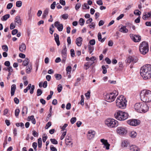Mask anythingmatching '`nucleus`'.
Here are the masks:
<instances>
[{
    "label": "nucleus",
    "instance_id": "50",
    "mask_svg": "<svg viewBox=\"0 0 151 151\" xmlns=\"http://www.w3.org/2000/svg\"><path fill=\"white\" fill-rule=\"evenodd\" d=\"M76 118L75 117H74L72 118L71 119L70 122L72 124H73L76 122Z\"/></svg>",
    "mask_w": 151,
    "mask_h": 151
},
{
    "label": "nucleus",
    "instance_id": "36",
    "mask_svg": "<svg viewBox=\"0 0 151 151\" xmlns=\"http://www.w3.org/2000/svg\"><path fill=\"white\" fill-rule=\"evenodd\" d=\"M132 56H129L127 59L126 60V62L127 63H130L132 62Z\"/></svg>",
    "mask_w": 151,
    "mask_h": 151
},
{
    "label": "nucleus",
    "instance_id": "63",
    "mask_svg": "<svg viewBox=\"0 0 151 151\" xmlns=\"http://www.w3.org/2000/svg\"><path fill=\"white\" fill-rule=\"evenodd\" d=\"M12 3H9L7 4L6 8L8 9H10L12 8Z\"/></svg>",
    "mask_w": 151,
    "mask_h": 151
},
{
    "label": "nucleus",
    "instance_id": "11",
    "mask_svg": "<svg viewBox=\"0 0 151 151\" xmlns=\"http://www.w3.org/2000/svg\"><path fill=\"white\" fill-rule=\"evenodd\" d=\"M131 39L135 42H139L141 39L140 36L138 35H134L130 34L129 35Z\"/></svg>",
    "mask_w": 151,
    "mask_h": 151
},
{
    "label": "nucleus",
    "instance_id": "57",
    "mask_svg": "<svg viewBox=\"0 0 151 151\" xmlns=\"http://www.w3.org/2000/svg\"><path fill=\"white\" fill-rule=\"evenodd\" d=\"M51 125V123L50 122H48L46 124L45 127L46 129H47Z\"/></svg>",
    "mask_w": 151,
    "mask_h": 151
},
{
    "label": "nucleus",
    "instance_id": "20",
    "mask_svg": "<svg viewBox=\"0 0 151 151\" xmlns=\"http://www.w3.org/2000/svg\"><path fill=\"white\" fill-rule=\"evenodd\" d=\"M14 23L16 25H20L21 24L22 22L19 16H17L15 17Z\"/></svg>",
    "mask_w": 151,
    "mask_h": 151
},
{
    "label": "nucleus",
    "instance_id": "3",
    "mask_svg": "<svg viewBox=\"0 0 151 151\" xmlns=\"http://www.w3.org/2000/svg\"><path fill=\"white\" fill-rule=\"evenodd\" d=\"M127 101L125 98L122 95L118 97L116 100V106L122 109L125 108L127 105Z\"/></svg>",
    "mask_w": 151,
    "mask_h": 151
},
{
    "label": "nucleus",
    "instance_id": "37",
    "mask_svg": "<svg viewBox=\"0 0 151 151\" xmlns=\"http://www.w3.org/2000/svg\"><path fill=\"white\" fill-rule=\"evenodd\" d=\"M66 70L67 73L70 74L72 68L70 66H68L67 67Z\"/></svg>",
    "mask_w": 151,
    "mask_h": 151
},
{
    "label": "nucleus",
    "instance_id": "49",
    "mask_svg": "<svg viewBox=\"0 0 151 151\" xmlns=\"http://www.w3.org/2000/svg\"><path fill=\"white\" fill-rule=\"evenodd\" d=\"M62 88H63V87L62 86V85L61 84L59 85H58V88H57V90H58V92L59 93L61 91L62 89Z\"/></svg>",
    "mask_w": 151,
    "mask_h": 151
},
{
    "label": "nucleus",
    "instance_id": "1",
    "mask_svg": "<svg viewBox=\"0 0 151 151\" xmlns=\"http://www.w3.org/2000/svg\"><path fill=\"white\" fill-rule=\"evenodd\" d=\"M140 73L141 76L144 80L151 78V65L150 64L144 65L142 67Z\"/></svg>",
    "mask_w": 151,
    "mask_h": 151
},
{
    "label": "nucleus",
    "instance_id": "8",
    "mask_svg": "<svg viewBox=\"0 0 151 151\" xmlns=\"http://www.w3.org/2000/svg\"><path fill=\"white\" fill-rule=\"evenodd\" d=\"M127 123L130 125L132 126H136L140 123V121L137 119H131L128 120L127 121Z\"/></svg>",
    "mask_w": 151,
    "mask_h": 151
},
{
    "label": "nucleus",
    "instance_id": "17",
    "mask_svg": "<svg viewBox=\"0 0 151 151\" xmlns=\"http://www.w3.org/2000/svg\"><path fill=\"white\" fill-rule=\"evenodd\" d=\"M150 17H151V12H146L143 14L142 18L144 20H146Z\"/></svg>",
    "mask_w": 151,
    "mask_h": 151
},
{
    "label": "nucleus",
    "instance_id": "16",
    "mask_svg": "<svg viewBox=\"0 0 151 151\" xmlns=\"http://www.w3.org/2000/svg\"><path fill=\"white\" fill-rule=\"evenodd\" d=\"M128 146H130V143L128 140H124L122 142L121 146L122 148H126Z\"/></svg>",
    "mask_w": 151,
    "mask_h": 151
},
{
    "label": "nucleus",
    "instance_id": "53",
    "mask_svg": "<svg viewBox=\"0 0 151 151\" xmlns=\"http://www.w3.org/2000/svg\"><path fill=\"white\" fill-rule=\"evenodd\" d=\"M32 147H33L35 150V151H36L37 150V143L36 142H33L32 143Z\"/></svg>",
    "mask_w": 151,
    "mask_h": 151
},
{
    "label": "nucleus",
    "instance_id": "26",
    "mask_svg": "<svg viewBox=\"0 0 151 151\" xmlns=\"http://www.w3.org/2000/svg\"><path fill=\"white\" fill-rule=\"evenodd\" d=\"M126 27V26H122L119 30V31L123 33H127L128 31Z\"/></svg>",
    "mask_w": 151,
    "mask_h": 151
},
{
    "label": "nucleus",
    "instance_id": "6",
    "mask_svg": "<svg viewBox=\"0 0 151 151\" xmlns=\"http://www.w3.org/2000/svg\"><path fill=\"white\" fill-rule=\"evenodd\" d=\"M118 95V93L116 91H114L113 92L105 94L104 98L107 101L111 102L115 100L116 97Z\"/></svg>",
    "mask_w": 151,
    "mask_h": 151
},
{
    "label": "nucleus",
    "instance_id": "31",
    "mask_svg": "<svg viewBox=\"0 0 151 151\" xmlns=\"http://www.w3.org/2000/svg\"><path fill=\"white\" fill-rule=\"evenodd\" d=\"M27 108L26 106L23 107L22 111V113L23 116H24L25 113L26 114H27Z\"/></svg>",
    "mask_w": 151,
    "mask_h": 151
},
{
    "label": "nucleus",
    "instance_id": "46",
    "mask_svg": "<svg viewBox=\"0 0 151 151\" xmlns=\"http://www.w3.org/2000/svg\"><path fill=\"white\" fill-rule=\"evenodd\" d=\"M102 68L103 69L102 73L105 74L107 73L106 68L104 65H102Z\"/></svg>",
    "mask_w": 151,
    "mask_h": 151
},
{
    "label": "nucleus",
    "instance_id": "34",
    "mask_svg": "<svg viewBox=\"0 0 151 151\" xmlns=\"http://www.w3.org/2000/svg\"><path fill=\"white\" fill-rule=\"evenodd\" d=\"M132 62L133 63H136L138 60V58L134 56H132Z\"/></svg>",
    "mask_w": 151,
    "mask_h": 151
},
{
    "label": "nucleus",
    "instance_id": "44",
    "mask_svg": "<svg viewBox=\"0 0 151 151\" xmlns=\"http://www.w3.org/2000/svg\"><path fill=\"white\" fill-rule=\"evenodd\" d=\"M22 5V2L21 1H17L16 3V6L18 7H20Z\"/></svg>",
    "mask_w": 151,
    "mask_h": 151
},
{
    "label": "nucleus",
    "instance_id": "24",
    "mask_svg": "<svg viewBox=\"0 0 151 151\" xmlns=\"http://www.w3.org/2000/svg\"><path fill=\"white\" fill-rule=\"evenodd\" d=\"M94 63V61H89L86 63L85 65L84 66L86 67V70H87L88 68Z\"/></svg>",
    "mask_w": 151,
    "mask_h": 151
},
{
    "label": "nucleus",
    "instance_id": "33",
    "mask_svg": "<svg viewBox=\"0 0 151 151\" xmlns=\"http://www.w3.org/2000/svg\"><path fill=\"white\" fill-rule=\"evenodd\" d=\"M137 134L135 132L133 131L130 132L129 136L131 137L134 138L136 137Z\"/></svg>",
    "mask_w": 151,
    "mask_h": 151
},
{
    "label": "nucleus",
    "instance_id": "56",
    "mask_svg": "<svg viewBox=\"0 0 151 151\" xmlns=\"http://www.w3.org/2000/svg\"><path fill=\"white\" fill-rule=\"evenodd\" d=\"M90 91H88L85 94V96L87 99H88L90 98Z\"/></svg>",
    "mask_w": 151,
    "mask_h": 151
},
{
    "label": "nucleus",
    "instance_id": "51",
    "mask_svg": "<svg viewBox=\"0 0 151 151\" xmlns=\"http://www.w3.org/2000/svg\"><path fill=\"white\" fill-rule=\"evenodd\" d=\"M2 49L6 52H7L8 51V48L7 45H4L2 46Z\"/></svg>",
    "mask_w": 151,
    "mask_h": 151
},
{
    "label": "nucleus",
    "instance_id": "4",
    "mask_svg": "<svg viewBox=\"0 0 151 151\" xmlns=\"http://www.w3.org/2000/svg\"><path fill=\"white\" fill-rule=\"evenodd\" d=\"M114 116L117 119L120 121H124L128 118L129 115L126 112L118 111L115 112Z\"/></svg>",
    "mask_w": 151,
    "mask_h": 151
},
{
    "label": "nucleus",
    "instance_id": "5",
    "mask_svg": "<svg viewBox=\"0 0 151 151\" xmlns=\"http://www.w3.org/2000/svg\"><path fill=\"white\" fill-rule=\"evenodd\" d=\"M104 122L106 125L111 128L116 127L118 125V121L111 118H108Z\"/></svg>",
    "mask_w": 151,
    "mask_h": 151
},
{
    "label": "nucleus",
    "instance_id": "60",
    "mask_svg": "<svg viewBox=\"0 0 151 151\" xmlns=\"http://www.w3.org/2000/svg\"><path fill=\"white\" fill-rule=\"evenodd\" d=\"M56 5V2L55 1H54L53 2V3L51 4L50 6L51 8L52 9H54Z\"/></svg>",
    "mask_w": 151,
    "mask_h": 151
},
{
    "label": "nucleus",
    "instance_id": "9",
    "mask_svg": "<svg viewBox=\"0 0 151 151\" xmlns=\"http://www.w3.org/2000/svg\"><path fill=\"white\" fill-rule=\"evenodd\" d=\"M117 132L120 135H124L127 132V130L124 127H119L117 129Z\"/></svg>",
    "mask_w": 151,
    "mask_h": 151
},
{
    "label": "nucleus",
    "instance_id": "55",
    "mask_svg": "<svg viewBox=\"0 0 151 151\" xmlns=\"http://www.w3.org/2000/svg\"><path fill=\"white\" fill-rule=\"evenodd\" d=\"M71 56L72 57H74L75 55L74 50L73 49H71L70 50Z\"/></svg>",
    "mask_w": 151,
    "mask_h": 151
},
{
    "label": "nucleus",
    "instance_id": "58",
    "mask_svg": "<svg viewBox=\"0 0 151 151\" xmlns=\"http://www.w3.org/2000/svg\"><path fill=\"white\" fill-rule=\"evenodd\" d=\"M44 136L42 137V141L43 142H45L47 138V137L46 134H44Z\"/></svg>",
    "mask_w": 151,
    "mask_h": 151
},
{
    "label": "nucleus",
    "instance_id": "41",
    "mask_svg": "<svg viewBox=\"0 0 151 151\" xmlns=\"http://www.w3.org/2000/svg\"><path fill=\"white\" fill-rule=\"evenodd\" d=\"M90 7L88 5V4L86 3H84L82 6V8L83 9H89Z\"/></svg>",
    "mask_w": 151,
    "mask_h": 151
},
{
    "label": "nucleus",
    "instance_id": "62",
    "mask_svg": "<svg viewBox=\"0 0 151 151\" xmlns=\"http://www.w3.org/2000/svg\"><path fill=\"white\" fill-rule=\"evenodd\" d=\"M50 149L52 151H57V149L54 147L53 145L50 146Z\"/></svg>",
    "mask_w": 151,
    "mask_h": 151
},
{
    "label": "nucleus",
    "instance_id": "59",
    "mask_svg": "<svg viewBox=\"0 0 151 151\" xmlns=\"http://www.w3.org/2000/svg\"><path fill=\"white\" fill-rule=\"evenodd\" d=\"M81 5L80 3H78L75 6V9L76 10H78L81 6Z\"/></svg>",
    "mask_w": 151,
    "mask_h": 151
},
{
    "label": "nucleus",
    "instance_id": "12",
    "mask_svg": "<svg viewBox=\"0 0 151 151\" xmlns=\"http://www.w3.org/2000/svg\"><path fill=\"white\" fill-rule=\"evenodd\" d=\"M96 134L95 132L92 130H89L88 133L87 137L88 139H91L93 138Z\"/></svg>",
    "mask_w": 151,
    "mask_h": 151
},
{
    "label": "nucleus",
    "instance_id": "28",
    "mask_svg": "<svg viewBox=\"0 0 151 151\" xmlns=\"http://www.w3.org/2000/svg\"><path fill=\"white\" fill-rule=\"evenodd\" d=\"M29 62V60L28 58H26L23 61L22 65L24 66H26L28 65Z\"/></svg>",
    "mask_w": 151,
    "mask_h": 151
},
{
    "label": "nucleus",
    "instance_id": "7",
    "mask_svg": "<svg viewBox=\"0 0 151 151\" xmlns=\"http://www.w3.org/2000/svg\"><path fill=\"white\" fill-rule=\"evenodd\" d=\"M139 50L142 54L145 55L149 51V46L148 43L145 42H143L140 45Z\"/></svg>",
    "mask_w": 151,
    "mask_h": 151
},
{
    "label": "nucleus",
    "instance_id": "19",
    "mask_svg": "<svg viewBox=\"0 0 151 151\" xmlns=\"http://www.w3.org/2000/svg\"><path fill=\"white\" fill-rule=\"evenodd\" d=\"M19 50L21 52H24L26 50V46L25 44L22 43V44L20 45L19 46Z\"/></svg>",
    "mask_w": 151,
    "mask_h": 151
},
{
    "label": "nucleus",
    "instance_id": "10",
    "mask_svg": "<svg viewBox=\"0 0 151 151\" xmlns=\"http://www.w3.org/2000/svg\"><path fill=\"white\" fill-rule=\"evenodd\" d=\"M148 109V106L146 104L142 102L141 105L139 112L145 113L147 111Z\"/></svg>",
    "mask_w": 151,
    "mask_h": 151
},
{
    "label": "nucleus",
    "instance_id": "30",
    "mask_svg": "<svg viewBox=\"0 0 151 151\" xmlns=\"http://www.w3.org/2000/svg\"><path fill=\"white\" fill-rule=\"evenodd\" d=\"M49 12V9H46L44 11L43 15L42 16V17L43 18H45L46 16L48 14Z\"/></svg>",
    "mask_w": 151,
    "mask_h": 151
},
{
    "label": "nucleus",
    "instance_id": "15",
    "mask_svg": "<svg viewBox=\"0 0 151 151\" xmlns=\"http://www.w3.org/2000/svg\"><path fill=\"white\" fill-rule=\"evenodd\" d=\"M65 142L67 145H71L72 147L73 143L72 142V139L70 137L67 136L66 137Z\"/></svg>",
    "mask_w": 151,
    "mask_h": 151
},
{
    "label": "nucleus",
    "instance_id": "32",
    "mask_svg": "<svg viewBox=\"0 0 151 151\" xmlns=\"http://www.w3.org/2000/svg\"><path fill=\"white\" fill-rule=\"evenodd\" d=\"M10 17V15L9 14H6L2 18H1V20L2 21H6Z\"/></svg>",
    "mask_w": 151,
    "mask_h": 151
},
{
    "label": "nucleus",
    "instance_id": "40",
    "mask_svg": "<svg viewBox=\"0 0 151 151\" xmlns=\"http://www.w3.org/2000/svg\"><path fill=\"white\" fill-rule=\"evenodd\" d=\"M42 93V91L40 89H38L37 91V96H40Z\"/></svg>",
    "mask_w": 151,
    "mask_h": 151
},
{
    "label": "nucleus",
    "instance_id": "45",
    "mask_svg": "<svg viewBox=\"0 0 151 151\" xmlns=\"http://www.w3.org/2000/svg\"><path fill=\"white\" fill-rule=\"evenodd\" d=\"M81 99L80 102V104L82 105H83L84 104V97L83 95L81 96Z\"/></svg>",
    "mask_w": 151,
    "mask_h": 151
},
{
    "label": "nucleus",
    "instance_id": "29",
    "mask_svg": "<svg viewBox=\"0 0 151 151\" xmlns=\"http://www.w3.org/2000/svg\"><path fill=\"white\" fill-rule=\"evenodd\" d=\"M32 69V67L31 65H29L26 68V72L27 73H30Z\"/></svg>",
    "mask_w": 151,
    "mask_h": 151
},
{
    "label": "nucleus",
    "instance_id": "13",
    "mask_svg": "<svg viewBox=\"0 0 151 151\" xmlns=\"http://www.w3.org/2000/svg\"><path fill=\"white\" fill-rule=\"evenodd\" d=\"M55 27H57V29L59 31H61L63 29V26L62 24H60L58 21H56L54 23Z\"/></svg>",
    "mask_w": 151,
    "mask_h": 151
},
{
    "label": "nucleus",
    "instance_id": "14",
    "mask_svg": "<svg viewBox=\"0 0 151 151\" xmlns=\"http://www.w3.org/2000/svg\"><path fill=\"white\" fill-rule=\"evenodd\" d=\"M101 141L104 145V147H105L106 149L109 150V149L110 144L108 143L106 140L104 139H101Z\"/></svg>",
    "mask_w": 151,
    "mask_h": 151
},
{
    "label": "nucleus",
    "instance_id": "39",
    "mask_svg": "<svg viewBox=\"0 0 151 151\" xmlns=\"http://www.w3.org/2000/svg\"><path fill=\"white\" fill-rule=\"evenodd\" d=\"M79 22L80 25L83 26V25L85 22V20L84 19L82 18H81L79 19Z\"/></svg>",
    "mask_w": 151,
    "mask_h": 151
},
{
    "label": "nucleus",
    "instance_id": "61",
    "mask_svg": "<svg viewBox=\"0 0 151 151\" xmlns=\"http://www.w3.org/2000/svg\"><path fill=\"white\" fill-rule=\"evenodd\" d=\"M33 135L35 137H37L38 136V133L36 132L35 130H33L32 131Z\"/></svg>",
    "mask_w": 151,
    "mask_h": 151
},
{
    "label": "nucleus",
    "instance_id": "18",
    "mask_svg": "<svg viewBox=\"0 0 151 151\" xmlns=\"http://www.w3.org/2000/svg\"><path fill=\"white\" fill-rule=\"evenodd\" d=\"M129 149L130 151H139L140 149L137 146L132 145L130 146Z\"/></svg>",
    "mask_w": 151,
    "mask_h": 151
},
{
    "label": "nucleus",
    "instance_id": "35",
    "mask_svg": "<svg viewBox=\"0 0 151 151\" xmlns=\"http://www.w3.org/2000/svg\"><path fill=\"white\" fill-rule=\"evenodd\" d=\"M38 147L39 148H40L42 147V139L41 138H39L38 139Z\"/></svg>",
    "mask_w": 151,
    "mask_h": 151
},
{
    "label": "nucleus",
    "instance_id": "21",
    "mask_svg": "<svg viewBox=\"0 0 151 151\" xmlns=\"http://www.w3.org/2000/svg\"><path fill=\"white\" fill-rule=\"evenodd\" d=\"M82 41L83 39L82 37H80L77 38L76 41V44L79 47L81 46L82 43Z\"/></svg>",
    "mask_w": 151,
    "mask_h": 151
},
{
    "label": "nucleus",
    "instance_id": "52",
    "mask_svg": "<svg viewBox=\"0 0 151 151\" xmlns=\"http://www.w3.org/2000/svg\"><path fill=\"white\" fill-rule=\"evenodd\" d=\"M20 112V110L19 109H16L15 111V115L16 117H17Z\"/></svg>",
    "mask_w": 151,
    "mask_h": 151
},
{
    "label": "nucleus",
    "instance_id": "22",
    "mask_svg": "<svg viewBox=\"0 0 151 151\" xmlns=\"http://www.w3.org/2000/svg\"><path fill=\"white\" fill-rule=\"evenodd\" d=\"M62 55L63 58H66L67 57V50L66 47L64 45L62 51Z\"/></svg>",
    "mask_w": 151,
    "mask_h": 151
},
{
    "label": "nucleus",
    "instance_id": "47",
    "mask_svg": "<svg viewBox=\"0 0 151 151\" xmlns=\"http://www.w3.org/2000/svg\"><path fill=\"white\" fill-rule=\"evenodd\" d=\"M35 86L34 85H32V86L30 88V94H32L34 92V91L35 89Z\"/></svg>",
    "mask_w": 151,
    "mask_h": 151
},
{
    "label": "nucleus",
    "instance_id": "27",
    "mask_svg": "<svg viewBox=\"0 0 151 151\" xmlns=\"http://www.w3.org/2000/svg\"><path fill=\"white\" fill-rule=\"evenodd\" d=\"M54 35L55 40L57 43V45L58 46L60 45V42L59 40V36L56 33L54 34Z\"/></svg>",
    "mask_w": 151,
    "mask_h": 151
},
{
    "label": "nucleus",
    "instance_id": "23",
    "mask_svg": "<svg viewBox=\"0 0 151 151\" xmlns=\"http://www.w3.org/2000/svg\"><path fill=\"white\" fill-rule=\"evenodd\" d=\"M16 89V85L15 84H13L11 86V95L13 96L14 94L15 91Z\"/></svg>",
    "mask_w": 151,
    "mask_h": 151
},
{
    "label": "nucleus",
    "instance_id": "25",
    "mask_svg": "<svg viewBox=\"0 0 151 151\" xmlns=\"http://www.w3.org/2000/svg\"><path fill=\"white\" fill-rule=\"evenodd\" d=\"M141 104L142 103H137L135 104L134 105V109L138 112L139 111Z\"/></svg>",
    "mask_w": 151,
    "mask_h": 151
},
{
    "label": "nucleus",
    "instance_id": "48",
    "mask_svg": "<svg viewBox=\"0 0 151 151\" xmlns=\"http://www.w3.org/2000/svg\"><path fill=\"white\" fill-rule=\"evenodd\" d=\"M141 12L138 10H136L134 12V14L137 15H139L141 14Z\"/></svg>",
    "mask_w": 151,
    "mask_h": 151
},
{
    "label": "nucleus",
    "instance_id": "43",
    "mask_svg": "<svg viewBox=\"0 0 151 151\" xmlns=\"http://www.w3.org/2000/svg\"><path fill=\"white\" fill-rule=\"evenodd\" d=\"M50 140L51 143L55 145L58 144V141L55 139H51Z\"/></svg>",
    "mask_w": 151,
    "mask_h": 151
},
{
    "label": "nucleus",
    "instance_id": "38",
    "mask_svg": "<svg viewBox=\"0 0 151 151\" xmlns=\"http://www.w3.org/2000/svg\"><path fill=\"white\" fill-rule=\"evenodd\" d=\"M54 76L56 79L57 80H59L62 78V76L60 74H55Z\"/></svg>",
    "mask_w": 151,
    "mask_h": 151
},
{
    "label": "nucleus",
    "instance_id": "42",
    "mask_svg": "<svg viewBox=\"0 0 151 151\" xmlns=\"http://www.w3.org/2000/svg\"><path fill=\"white\" fill-rule=\"evenodd\" d=\"M16 126L17 127H19V126H20L21 127H22L23 128H24V124L21 122L20 123H17L16 124Z\"/></svg>",
    "mask_w": 151,
    "mask_h": 151
},
{
    "label": "nucleus",
    "instance_id": "2",
    "mask_svg": "<svg viewBox=\"0 0 151 151\" xmlns=\"http://www.w3.org/2000/svg\"><path fill=\"white\" fill-rule=\"evenodd\" d=\"M140 98L144 102H151V91L149 90H143L140 93Z\"/></svg>",
    "mask_w": 151,
    "mask_h": 151
},
{
    "label": "nucleus",
    "instance_id": "64",
    "mask_svg": "<svg viewBox=\"0 0 151 151\" xmlns=\"http://www.w3.org/2000/svg\"><path fill=\"white\" fill-rule=\"evenodd\" d=\"M89 42L91 45H93L95 44V40L94 39H92L90 40Z\"/></svg>",
    "mask_w": 151,
    "mask_h": 151
},
{
    "label": "nucleus",
    "instance_id": "54",
    "mask_svg": "<svg viewBox=\"0 0 151 151\" xmlns=\"http://www.w3.org/2000/svg\"><path fill=\"white\" fill-rule=\"evenodd\" d=\"M88 49L89 50V52L90 54H91L94 50V47L93 46H90L89 47Z\"/></svg>",
    "mask_w": 151,
    "mask_h": 151
}]
</instances>
